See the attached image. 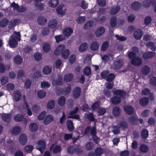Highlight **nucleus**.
I'll return each mask as SVG.
<instances>
[{
	"mask_svg": "<svg viewBox=\"0 0 156 156\" xmlns=\"http://www.w3.org/2000/svg\"><path fill=\"white\" fill-rule=\"evenodd\" d=\"M113 94L120 96H114L111 99V101L112 104L117 105L119 104L121 102V99L120 97L124 98L126 94L125 91L122 90H115L113 92Z\"/></svg>",
	"mask_w": 156,
	"mask_h": 156,
	"instance_id": "f257e3e1",
	"label": "nucleus"
},
{
	"mask_svg": "<svg viewBox=\"0 0 156 156\" xmlns=\"http://www.w3.org/2000/svg\"><path fill=\"white\" fill-rule=\"evenodd\" d=\"M46 144L45 142L42 140H40L36 143V148L42 153L45 150Z\"/></svg>",
	"mask_w": 156,
	"mask_h": 156,
	"instance_id": "f03ea898",
	"label": "nucleus"
},
{
	"mask_svg": "<svg viewBox=\"0 0 156 156\" xmlns=\"http://www.w3.org/2000/svg\"><path fill=\"white\" fill-rule=\"evenodd\" d=\"M68 153L70 154H73L75 153L79 154L81 152V149L78 147H75L74 146H69L67 148Z\"/></svg>",
	"mask_w": 156,
	"mask_h": 156,
	"instance_id": "7ed1b4c3",
	"label": "nucleus"
},
{
	"mask_svg": "<svg viewBox=\"0 0 156 156\" xmlns=\"http://www.w3.org/2000/svg\"><path fill=\"white\" fill-rule=\"evenodd\" d=\"M81 89L79 87H75L73 90L72 93L74 98H78L80 96L81 93Z\"/></svg>",
	"mask_w": 156,
	"mask_h": 156,
	"instance_id": "20e7f679",
	"label": "nucleus"
},
{
	"mask_svg": "<svg viewBox=\"0 0 156 156\" xmlns=\"http://www.w3.org/2000/svg\"><path fill=\"white\" fill-rule=\"evenodd\" d=\"M142 7L141 3L139 1H135L133 2L131 5V8L133 10L137 11Z\"/></svg>",
	"mask_w": 156,
	"mask_h": 156,
	"instance_id": "39448f33",
	"label": "nucleus"
},
{
	"mask_svg": "<svg viewBox=\"0 0 156 156\" xmlns=\"http://www.w3.org/2000/svg\"><path fill=\"white\" fill-rule=\"evenodd\" d=\"M142 61L141 58L138 57H136L132 59L131 63L132 64L135 66H140L142 63Z\"/></svg>",
	"mask_w": 156,
	"mask_h": 156,
	"instance_id": "423d86ee",
	"label": "nucleus"
},
{
	"mask_svg": "<svg viewBox=\"0 0 156 156\" xmlns=\"http://www.w3.org/2000/svg\"><path fill=\"white\" fill-rule=\"evenodd\" d=\"M123 109L125 112L129 115L133 114L134 112V109L133 108L129 105H126L123 106Z\"/></svg>",
	"mask_w": 156,
	"mask_h": 156,
	"instance_id": "0eeeda50",
	"label": "nucleus"
},
{
	"mask_svg": "<svg viewBox=\"0 0 156 156\" xmlns=\"http://www.w3.org/2000/svg\"><path fill=\"white\" fill-rule=\"evenodd\" d=\"M155 54V52L152 51L145 52L142 54V57L144 59H149L153 58Z\"/></svg>",
	"mask_w": 156,
	"mask_h": 156,
	"instance_id": "6e6552de",
	"label": "nucleus"
},
{
	"mask_svg": "<svg viewBox=\"0 0 156 156\" xmlns=\"http://www.w3.org/2000/svg\"><path fill=\"white\" fill-rule=\"evenodd\" d=\"M19 140L21 144L23 145H25L27 141V137L26 135L24 133L21 134L19 137Z\"/></svg>",
	"mask_w": 156,
	"mask_h": 156,
	"instance_id": "1a4fd4ad",
	"label": "nucleus"
},
{
	"mask_svg": "<svg viewBox=\"0 0 156 156\" xmlns=\"http://www.w3.org/2000/svg\"><path fill=\"white\" fill-rule=\"evenodd\" d=\"M105 29L104 27H100L96 30L95 34L97 37H99L105 32Z\"/></svg>",
	"mask_w": 156,
	"mask_h": 156,
	"instance_id": "9d476101",
	"label": "nucleus"
},
{
	"mask_svg": "<svg viewBox=\"0 0 156 156\" xmlns=\"http://www.w3.org/2000/svg\"><path fill=\"white\" fill-rule=\"evenodd\" d=\"M37 22L39 25L42 26H44L46 24L47 20L44 16H38Z\"/></svg>",
	"mask_w": 156,
	"mask_h": 156,
	"instance_id": "9b49d317",
	"label": "nucleus"
},
{
	"mask_svg": "<svg viewBox=\"0 0 156 156\" xmlns=\"http://www.w3.org/2000/svg\"><path fill=\"white\" fill-rule=\"evenodd\" d=\"M11 114L9 113H3L1 115V117L2 120L5 122H9L11 119Z\"/></svg>",
	"mask_w": 156,
	"mask_h": 156,
	"instance_id": "f8f14e48",
	"label": "nucleus"
},
{
	"mask_svg": "<svg viewBox=\"0 0 156 156\" xmlns=\"http://www.w3.org/2000/svg\"><path fill=\"white\" fill-rule=\"evenodd\" d=\"M143 32L140 29H138L135 31L133 33L134 37L136 39L139 40L143 36Z\"/></svg>",
	"mask_w": 156,
	"mask_h": 156,
	"instance_id": "ddd939ff",
	"label": "nucleus"
},
{
	"mask_svg": "<svg viewBox=\"0 0 156 156\" xmlns=\"http://www.w3.org/2000/svg\"><path fill=\"white\" fill-rule=\"evenodd\" d=\"M73 32L72 28L70 27H67L65 28L63 31V34L65 37L70 36Z\"/></svg>",
	"mask_w": 156,
	"mask_h": 156,
	"instance_id": "4468645a",
	"label": "nucleus"
},
{
	"mask_svg": "<svg viewBox=\"0 0 156 156\" xmlns=\"http://www.w3.org/2000/svg\"><path fill=\"white\" fill-rule=\"evenodd\" d=\"M124 64V62L122 59H119L116 60L114 64L115 69H119L121 68Z\"/></svg>",
	"mask_w": 156,
	"mask_h": 156,
	"instance_id": "2eb2a0df",
	"label": "nucleus"
},
{
	"mask_svg": "<svg viewBox=\"0 0 156 156\" xmlns=\"http://www.w3.org/2000/svg\"><path fill=\"white\" fill-rule=\"evenodd\" d=\"M22 97V94L20 91L19 90H15L14 92V98L16 102L19 101Z\"/></svg>",
	"mask_w": 156,
	"mask_h": 156,
	"instance_id": "dca6fc26",
	"label": "nucleus"
},
{
	"mask_svg": "<svg viewBox=\"0 0 156 156\" xmlns=\"http://www.w3.org/2000/svg\"><path fill=\"white\" fill-rule=\"evenodd\" d=\"M119 126L122 130H125L128 128V125L127 122L125 120L120 121L118 124Z\"/></svg>",
	"mask_w": 156,
	"mask_h": 156,
	"instance_id": "f3484780",
	"label": "nucleus"
},
{
	"mask_svg": "<svg viewBox=\"0 0 156 156\" xmlns=\"http://www.w3.org/2000/svg\"><path fill=\"white\" fill-rule=\"evenodd\" d=\"M149 99L147 97H144L140 100V103L142 106H147L149 103Z\"/></svg>",
	"mask_w": 156,
	"mask_h": 156,
	"instance_id": "a211bd4d",
	"label": "nucleus"
},
{
	"mask_svg": "<svg viewBox=\"0 0 156 156\" xmlns=\"http://www.w3.org/2000/svg\"><path fill=\"white\" fill-rule=\"evenodd\" d=\"M66 125L68 130L69 131H73L75 129L72 121L68 119L66 121Z\"/></svg>",
	"mask_w": 156,
	"mask_h": 156,
	"instance_id": "6ab92c4d",
	"label": "nucleus"
},
{
	"mask_svg": "<svg viewBox=\"0 0 156 156\" xmlns=\"http://www.w3.org/2000/svg\"><path fill=\"white\" fill-rule=\"evenodd\" d=\"M121 113L120 108L118 106L114 107L112 109V114L115 117H118L120 115Z\"/></svg>",
	"mask_w": 156,
	"mask_h": 156,
	"instance_id": "aec40b11",
	"label": "nucleus"
},
{
	"mask_svg": "<svg viewBox=\"0 0 156 156\" xmlns=\"http://www.w3.org/2000/svg\"><path fill=\"white\" fill-rule=\"evenodd\" d=\"M53 116L52 115H48L45 118L44 123L45 125H48L53 121Z\"/></svg>",
	"mask_w": 156,
	"mask_h": 156,
	"instance_id": "412c9836",
	"label": "nucleus"
},
{
	"mask_svg": "<svg viewBox=\"0 0 156 156\" xmlns=\"http://www.w3.org/2000/svg\"><path fill=\"white\" fill-rule=\"evenodd\" d=\"M24 119L23 115L21 114H17L14 115L13 119L16 122H20L23 121Z\"/></svg>",
	"mask_w": 156,
	"mask_h": 156,
	"instance_id": "4be33fe9",
	"label": "nucleus"
},
{
	"mask_svg": "<svg viewBox=\"0 0 156 156\" xmlns=\"http://www.w3.org/2000/svg\"><path fill=\"white\" fill-rule=\"evenodd\" d=\"M9 44L11 47L15 48L17 45L18 42L15 39L12 37L9 41Z\"/></svg>",
	"mask_w": 156,
	"mask_h": 156,
	"instance_id": "5701e85b",
	"label": "nucleus"
},
{
	"mask_svg": "<svg viewBox=\"0 0 156 156\" xmlns=\"http://www.w3.org/2000/svg\"><path fill=\"white\" fill-rule=\"evenodd\" d=\"M21 129L19 126H16L14 127L11 131L12 133L14 135L19 134L21 132Z\"/></svg>",
	"mask_w": 156,
	"mask_h": 156,
	"instance_id": "b1692460",
	"label": "nucleus"
},
{
	"mask_svg": "<svg viewBox=\"0 0 156 156\" xmlns=\"http://www.w3.org/2000/svg\"><path fill=\"white\" fill-rule=\"evenodd\" d=\"M88 45L86 42H84L82 43L80 45L79 51L81 52L85 51L87 49Z\"/></svg>",
	"mask_w": 156,
	"mask_h": 156,
	"instance_id": "393cba45",
	"label": "nucleus"
},
{
	"mask_svg": "<svg viewBox=\"0 0 156 156\" xmlns=\"http://www.w3.org/2000/svg\"><path fill=\"white\" fill-rule=\"evenodd\" d=\"M119 6H116V7L111 9L110 11V13L112 15H115L118 13L120 9Z\"/></svg>",
	"mask_w": 156,
	"mask_h": 156,
	"instance_id": "a878e982",
	"label": "nucleus"
},
{
	"mask_svg": "<svg viewBox=\"0 0 156 156\" xmlns=\"http://www.w3.org/2000/svg\"><path fill=\"white\" fill-rule=\"evenodd\" d=\"M58 24V22L56 20H51L48 23V26L51 28H55Z\"/></svg>",
	"mask_w": 156,
	"mask_h": 156,
	"instance_id": "bb28decb",
	"label": "nucleus"
},
{
	"mask_svg": "<svg viewBox=\"0 0 156 156\" xmlns=\"http://www.w3.org/2000/svg\"><path fill=\"white\" fill-rule=\"evenodd\" d=\"M150 71V69L149 66H144L142 69L141 72L143 75H146L149 73Z\"/></svg>",
	"mask_w": 156,
	"mask_h": 156,
	"instance_id": "cd10ccee",
	"label": "nucleus"
},
{
	"mask_svg": "<svg viewBox=\"0 0 156 156\" xmlns=\"http://www.w3.org/2000/svg\"><path fill=\"white\" fill-rule=\"evenodd\" d=\"M29 129L32 132H36L38 129V126L35 123H31L29 126Z\"/></svg>",
	"mask_w": 156,
	"mask_h": 156,
	"instance_id": "c85d7f7f",
	"label": "nucleus"
},
{
	"mask_svg": "<svg viewBox=\"0 0 156 156\" xmlns=\"http://www.w3.org/2000/svg\"><path fill=\"white\" fill-rule=\"evenodd\" d=\"M104 150L101 147H98L95 150V154L96 156H101L104 153Z\"/></svg>",
	"mask_w": 156,
	"mask_h": 156,
	"instance_id": "c756f323",
	"label": "nucleus"
},
{
	"mask_svg": "<svg viewBox=\"0 0 156 156\" xmlns=\"http://www.w3.org/2000/svg\"><path fill=\"white\" fill-rule=\"evenodd\" d=\"M110 24L112 28L115 27L117 24V18L115 16H113L111 17Z\"/></svg>",
	"mask_w": 156,
	"mask_h": 156,
	"instance_id": "7c9ffc66",
	"label": "nucleus"
},
{
	"mask_svg": "<svg viewBox=\"0 0 156 156\" xmlns=\"http://www.w3.org/2000/svg\"><path fill=\"white\" fill-rule=\"evenodd\" d=\"M84 116L90 121L91 122L94 121L95 120L93 113L89 112L87 113H85Z\"/></svg>",
	"mask_w": 156,
	"mask_h": 156,
	"instance_id": "2f4dec72",
	"label": "nucleus"
},
{
	"mask_svg": "<svg viewBox=\"0 0 156 156\" xmlns=\"http://www.w3.org/2000/svg\"><path fill=\"white\" fill-rule=\"evenodd\" d=\"M73 75L72 73H68L64 77V80L66 82L71 81L73 79Z\"/></svg>",
	"mask_w": 156,
	"mask_h": 156,
	"instance_id": "473e14b6",
	"label": "nucleus"
},
{
	"mask_svg": "<svg viewBox=\"0 0 156 156\" xmlns=\"http://www.w3.org/2000/svg\"><path fill=\"white\" fill-rule=\"evenodd\" d=\"M99 46V44L97 42L93 41L91 44L90 48L92 50L95 51L98 48Z\"/></svg>",
	"mask_w": 156,
	"mask_h": 156,
	"instance_id": "72a5a7b5",
	"label": "nucleus"
},
{
	"mask_svg": "<svg viewBox=\"0 0 156 156\" xmlns=\"http://www.w3.org/2000/svg\"><path fill=\"white\" fill-rule=\"evenodd\" d=\"M66 98L64 96H61L58 100V104L61 106H63L65 104Z\"/></svg>",
	"mask_w": 156,
	"mask_h": 156,
	"instance_id": "f704fd0d",
	"label": "nucleus"
},
{
	"mask_svg": "<svg viewBox=\"0 0 156 156\" xmlns=\"http://www.w3.org/2000/svg\"><path fill=\"white\" fill-rule=\"evenodd\" d=\"M14 61L16 64L19 65L22 62L23 58L20 55H17L14 58Z\"/></svg>",
	"mask_w": 156,
	"mask_h": 156,
	"instance_id": "c9c22d12",
	"label": "nucleus"
},
{
	"mask_svg": "<svg viewBox=\"0 0 156 156\" xmlns=\"http://www.w3.org/2000/svg\"><path fill=\"white\" fill-rule=\"evenodd\" d=\"M129 121L133 125L137 123L138 122V118L134 116H131L128 118Z\"/></svg>",
	"mask_w": 156,
	"mask_h": 156,
	"instance_id": "e433bc0d",
	"label": "nucleus"
},
{
	"mask_svg": "<svg viewBox=\"0 0 156 156\" xmlns=\"http://www.w3.org/2000/svg\"><path fill=\"white\" fill-rule=\"evenodd\" d=\"M55 102L54 100H51L48 102L47 108L50 109H53L55 106Z\"/></svg>",
	"mask_w": 156,
	"mask_h": 156,
	"instance_id": "4c0bfd02",
	"label": "nucleus"
},
{
	"mask_svg": "<svg viewBox=\"0 0 156 156\" xmlns=\"http://www.w3.org/2000/svg\"><path fill=\"white\" fill-rule=\"evenodd\" d=\"M63 5L60 4L56 9V11L58 14L63 16L65 13V12L63 11Z\"/></svg>",
	"mask_w": 156,
	"mask_h": 156,
	"instance_id": "58836bf2",
	"label": "nucleus"
},
{
	"mask_svg": "<svg viewBox=\"0 0 156 156\" xmlns=\"http://www.w3.org/2000/svg\"><path fill=\"white\" fill-rule=\"evenodd\" d=\"M141 135L143 139H146L148 136V133L147 129H143L141 131Z\"/></svg>",
	"mask_w": 156,
	"mask_h": 156,
	"instance_id": "ea45409f",
	"label": "nucleus"
},
{
	"mask_svg": "<svg viewBox=\"0 0 156 156\" xmlns=\"http://www.w3.org/2000/svg\"><path fill=\"white\" fill-rule=\"evenodd\" d=\"M109 43L107 41L104 42L102 44L101 47V50L102 51H105L107 50L109 47Z\"/></svg>",
	"mask_w": 156,
	"mask_h": 156,
	"instance_id": "a19ab883",
	"label": "nucleus"
},
{
	"mask_svg": "<svg viewBox=\"0 0 156 156\" xmlns=\"http://www.w3.org/2000/svg\"><path fill=\"white\" fill-rule=\"evenodd\" d=\"M83 72L86 76H89L91 73L90 68L89 66H86L84 69Z\"/></svg>",
	"mask_w": 156,
	"mask_h": 156,
	"instance_id": "79ce46f5",
	"label": "nucleus"
},
{
	"mask_svg": "<svg viewBox=\"0 0 156 156\" xmlns=\"http://www.w3.org/2000/svg\"><path fill=\"white\" fill-rule=\"evenodd\" d=\"M94 23L92 21H87L84 26V28L85 30H87L90 27H92L94 25Z\"/></svg>",
	"mask_w": 156,
	"mask_h": 156,
	"instance_id": "37998d69",
	"label": "nucleus"
},
{
	"mask_svg": "<svg viewBox=\"0 0 156 156\" xmlns=\"http://www.w3.org/2000/svg\"><path fill=\"white\" fill-rule=\"evenodd\" d=\"M50 46L48 43H45L43 44V50L45 53L48 52L50 50Z\"/></svg>",
	"mask_w": 156,
	"mask_h": 156,
	"instance_id": "c03bdc74",
	"label": "nucleus"
},
{
	"mask_svg": "<svg viewBox=\"0 0 156 156\" xmlns=\"http://www.w3.org/2000/svg\"><path fill=\"white\" fill-rule=\"evenodd\" d=\"M51 70V67H49V66H46L43 69V72L44 74L47 75L49 74Z\"/></svg>",
	"mask_w": 156,
	"mask_h": 156,
	"instance_id": "a18cd8bd",
	"label": "nucleus"
},
{
	"mask_svg": "<svg viewBox=\"0 0 156 156\" xmlns=\"http://www.w3.org/2000/svg\"><path fill=\"white\" fill-rule=\"evenodd\" d=\"M9 21V20L6 18L3 19L0 21V26L2 27H5L7 25Z\"/></svg>",
	"mask_w": 156,
	"mask_h": 156,
	"instance_id": "49530a36",
	"label": "nucleus"
},
{
	"mask_svg": "<svg viewBox=\"0 0 156 156\" xmlns=\"http://www.w3.org/2000/svg\"><path fill=\"white\" fill-rule=\"evenodd\" d=\"M49 5L51 7H55L57 6L58 4V0H50L48 2Z\"/></svg>",
	"mask_w": 156,
	"mask_h": 156,
	"instance_id": "de8ad7c7",
	"label": "nucleus"
},
{
	"mask_svg": "<svg viewBox=\"0 0 156 156\" xmlns=\"http://www.w3.org/2000/svg\"><path fill=\"white\" fill-rule=\"evenodd\" d=\"M46 94V92L43 90L39 91L37 94L38 98L40 99L43 98L45 97Z\"/></svg>",
	"mask_w": 156,
	"mask_h": 156,
	"instance_id": "09e8293b",
	"label": "nucleus"
},
{
	"mask_svg": "<svg viewBox=\"0 0 156 156\" xmlns=\"http://www.w3.org/2000/svg\"><path fill=\"white\" fill-rule=\"evenodd\" d=\"M61 54L62 58L65 59H67L69 54V51L68 49H66L64 50Z\"/></svg>",
	"mask_w": 156,
	"mask_h": 156,
	"instance_id": "8fccbe9b",
	"label": "nucleus"
},
{
	"mask_svg": "<svg viewBox=\"0 0 156 156\" xmlns=\"http://www.w3.org/2000/svg\"><path fill=\"white\" fill-rule=\"evenodd\" d=\"M34 6L37 9L40 10H43L44 9V4L41 2L35 3Z\"/></svg>",
	"mask_w": 156,
	"mask_h": 156,
	"instance_id": "3c124183",
	"label": "nucleus"
},
{
	"mask_svg": "<svg viewBox=\"0 0 156 156\" xmlns=\"http://www.w3.org/2000/svg\"><path fill=\"white\" fill-rule=\"evenodd\" d=\"M115 78V75L113 73L109 74L107 76L106 80L108 82H111Z\"/></svg>",
	"mask_w": 156,
	"mask_h": 156,
	"instance_id": "603ef678",
	"label": "nucleus"
},
{
	"mask_svg": "<svg viewBox=\"0 0 156 156\" xmlns=\"http://www.w3.org/2000/svg\"><path fill=\"white\" fill-rule=\"evenodd\" d=\"M109 73V71L108 70H104L101 73V76L103 79H106Z\"/></svg>",
	"mask_w": 156,
	"mask_h": 156,
	"instance_id": "864d4df0",
	"label": "nucleus"
},
{
	"mask_svg": "<svg viewBox=\"0 0 156 156\" xmlns=\"http://www.w3.org/2000/svg\"><path fill=\"white\" fill-rule=\"evenodd\" d=\"M140 150L143 153H146L148 151L149 148L146 145L143 144L140 146Z\"/></svg>",
	"mask_w": 156,
	"mask_h": 156,
	"instance_id": "5fc2aeb1",
	"label": "nucleus"
},
{
	"mask_svg": "<svg viewBox=\"0 0 156 156\" xmlns=\"http://www.w3.org/2000/svg\"><path fill=\"white\" fill-rule=\"evenodd\" d=\"M113 128L112 132L115 135H118L120 133V127L118 126H114L112 127Z\"/></svg>",
	"mask_w": 156,
	"mask_h": 156,
	"instance_id": "6e6d98bb",
	"label": "nucleus"
},
{
	"mask_svg": "<svg viewBox=\"0 0 156 156\" xmlns=\"http://www.w3.org/2000/svg\"><path fill=\"white\" fill-rule=\"evenodd\" d=\"M146 46L148 47H151V49L154 51L156 50V47L154 46V44L152 42H148L146 44Z\"/></svg>",
	"mask_w": 156,
	"mask_h": 156,
	"instance_id": "4d7b16f0",
	"label": "nucleus"
},
{
	"mask_svg": "<svg viewBox=\"0 0 156 156\" xmlns=\"http://www.w3.org/2000/svg\"><path fill=\"white\" fill-rule=\"evenodd\" d=\"M64 89V93L66 95L69 94L71 91V86L70 84H68L67 87H65Z\"/></svg>",
	"mask_w": 156,
	"mask_h": 156,
	"instance_id": "13d9d810",
	"label": "nucleus"
},
{
	"mask_svg": "<svg viewBox=\"0 0 156 156\" xmlns=\"http://www.w3.org/2000/svg\"><path fill=\"white\" fill-rule=\"evenodd\" d=\"M100 105V102L99 101H97L93 103L91 105V108L93 109H95L98 108Z\"/></svg>",
	"mask_w": 156,
	"mask_h": 156,
	"instance_id": "bf43d9fd",
	"label": "nucleus"
},
{
	"mask_svg": "<svg viewBox=\"0 0 156 156\" xmlns=\"http://www.w3.org/2000/svg\"><path fill=\"white\" fill-rule=\"evenodd\" d=\"M152 21V19L151 16H147L145 17L144 20V24L146 25H148L150 24Z\"/></svg>",
	"mask_w": 156,
	"mask_h": 156,
	"instance_id": "052dcab7",
	"label": "nucleus"
},
{
	"mask_svg": "<svg viewBox=\"0 0 156 156\" xmlns=\"http://www.w3.org/2000/svg\"><path fill=\"white\" fill-rule=\"evenodd\" d=\"M55 39L56 40V42L58 43L60 41H61L64 40V38L62 35H56L55 36Z\"/></svg>",
	"mask_w": 156,
	"mask_h": 156,
	"instance_id": "680f3d73",
	"label": "nucleus"
},
{
	"mask_svg": "<svg viewBox=\"0 0 156 156\" xmlns=\"http://www.w3.org/2000/svg\"><path fill=\"white\" fill-rule=\"evenodd\" d=\"M0 81L2 85H5L8 82V78L6 76H3L1 78Z\"/></svg>",
	"mask_w": 156,
	"mask_h": 156,
	"instance_id": "e2e57ef3",
	"label": "nucleus"
},
{
	"mask_svg": "<svg viewBox=\"0 0 156 156\" xmlns=\"http://www.w3.org/2000/svg\"><path fill=\"white\" fill-rule=\"evenodd\" d=\"M46 114V112L45 111L41 112L38 116V119L40 121L43 120Z\"/></svg>",
	"mask_w": 156,
	"mask_h": 156,
	"instance_id": "0e129e2a",
	"label": "nucleus"
},
{
	"mask_svg": "<svg viewBox=\"0 0 156 156\" xmlns=\"http://www.w3.org/2000/svg\"><path fill=\"white\" fill-rule=\"evenodd\" d=\"M33 147L31 145H28L26 146L25 148V151L28 153H30L32 151Z\"/></svg>",
	"mask_w": 156,
	"mask_h": 156,
	"instance_id": "69168bd1",
	"label": "nucleus"
},
{
	"mask_svg": "<svg viewBox=\"0 0 156 156\" xmlns=\"http://www.w3.org/2000/svg\"><path fill=\"white\" fill-rule=\"evenodd\" d=\"M41 85L42 88H45V87H49L50 84L48 82L43 81L41 83Z\"/></svg>",
	"mask_w": 156,
	"mask_h": 156,
	"instance_id": "338daca9",
	"label": "nucleus"
},
{
	"mask_svg": "<svg viewBox=\"0 0 156 156\" xmlns=\"http://www.w3.org/2000/svg\"><path fill=\"white\" fill-rule=\"evenodd\" d=\"M142 94L144 95H147L150 94V90L147 88H145L142 90Z\"/></svg>",
	"mask_w": 156,
	"mask_h": 156,
	"instance_id": "774afa93",
	"label": "nucleus"
}]
</instances>
